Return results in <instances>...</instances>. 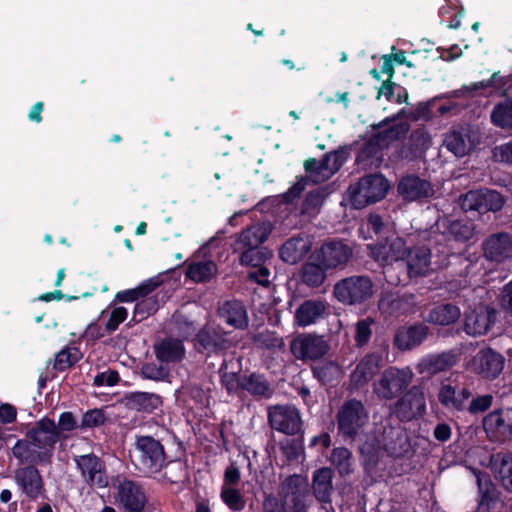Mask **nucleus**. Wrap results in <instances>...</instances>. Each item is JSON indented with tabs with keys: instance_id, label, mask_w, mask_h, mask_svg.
I'll list each match as a JSON object with an SVG mask.
<instances>
[{
	"instance_id": "2f4dec72",
	"label": "nucleus",
	"mask_w": 512,
	"mask_h": 512,
	"mask_svg": "<svg viewBox=\"0 0 512 512\" xmlns=\"http://www.w3.org/2000/svg\"><path fill=\"white\" fill-rule=\"evenodd\" d=\"M236 380L237 386L248 391L254 396L269 398L273 394L270 383L262 375L251 374L248 377H238L236 373H232L231 379H226V389L231 391L235 388L233 380Z\"/></svg>"
},
{
	"instance_id": "79ce46f5",
	"label": "nucleus",
	"mask_w": 512,
	"mask_h": 512,
	"mask_svg": "<svg viewBox=\"0 0 512 512\" xmlns=\"http://www.w3.org/2000/svg\"><path fill=\"white\" fill-rule=\"evenodd\" d=\"M480 500L476 512H492L499 505L496 489L493 484L485 479L483 481L480 477L477 478Z\"/></svg>"
},
{
	"instance_id": "37998d69",
	"label": "nucleus",
	"mask_w": 512,
	"mask_h": 512,
	"mask_svg": "<svg viewBox=\"0 0 512 512\" xmlns=\"http://www.w3.org/2000/svg\"><path fill=\"white\" fill-rule=\"evenodd\" d=\"M326 268L317 262H306L302 265L300 277L302 282L309 287L321 286L326 277Z\"/></svg>"
},
{
	"instance_id": "a18cd8bd",
	"label": "nucleus",
	"mask_w": 512,
	"mask_h": 512,
	"mask_svg": "<svg viewBox=\"0 0 512 512\" xmlns=\"http://www.w3.org/2000/svg\"><path fill=\"white\" fill-rule=\"evenodd\" d=\"M226 324L242 330L248 326V314L242 302L226 301Z\"/></svg>"
},
{
	"instance_id": "b1692460",
	"label": "nucleus",
	"mask_w": 512,
	"mask_h": 512,
	"mask_svg": "<svg viewBox=\"0 0 512 512\" xmlns=\"http://www.w3.org/2000/svg\"><path fill=\"white\" fill-rule=\"evenodd\" d=\"M482 249L489 261L501 263L512 258V235L505 232L492 234L483 241Z\"/></svg>"
},
{
	"instance_id": "774afa93",
	"label": "nucleus",
	"mask_w": 512,
	"mask_h": 512,
	"mask_svg": "<svg viewBox=\"0 0 512 512\" xmlns=\"http://www.w3.org/2000/svg\"><path fill=\"white\" fill-rule=\"evenodd\" d=\"M492 153L493 158L496 161L512 164V140L507 143L495 146Z\"/></svg>"
},
{
	"instance_id": "c85d7f7f",
	"label": "nucleus",
	"mask_w": 512,
	"mask_h": 512,
	"mask_svg": "<svg viewBox=\"0 0 512 512\" xmlns=\"http://www.w3.org/2000/svg\"><path fill=\"white\" fill-rule=\"evenodd\" d=\"M457 361V354L451 350L429 354L420 360L417 371L421 375L430 377L449 370L456 365Z\"/></svg>"
},
{
	"instance_id": "052dcab7",
	"label": "nucleus",
	"mask_w": 512,
	"mask_h": 512,
	"mask_svg": "<svg viewBox=\"0 0 512 512\" xmlns=\"http://www.w3.org/2000/svg\"><path fill=\"white\" fill-rule=\"evenodd\" d=\"M78 360L76 349H63L55 357L54 367L57 370H65Z\"/></svg>"
},
{
	"instance_id": "338daca9",
	"label": "nucleus",
	"mask_w": 512,
	"mask_h": 512,
	"mask_svg": "<svg viewBox=\"0 0 512 512\" xmlns=\"http://www.w3.org/2000/svg\"><path fill=\"white\" fill-rule=\"evenodd\" d=\"M127 315H128V312H127V309L124 308V307H116L114 308L111 313H110V316H109V319L106 323V329L109 331V332H113L115 331L118 326L125 321V319L127 318Z\"/></svg>"
},
{
	"instance_id": "69168bd1",
	"label": "nucleus",
	"mask_w": 512,
	"mask_h": 512,
	"mask_svg": "<svg viewBox=\"0 0 512 512\" xmlns=\"http://www.w3.org/2000/svg\"><path fill=\"white\" fill-rule=\"evenodd\" d=\"M280 448L288 460H296L302 451L301 443L294 439H286L280 443Z\"/></svg>"
},
{
	"instance_id": "603ef678",
	"label": "nucleus",
	"mask_w": 512,
	"mask_h": 512,
	"mask_svg": "<svg viewBox=\"0 0 512 512\" xmlns=\"http://www.w3.org/2000/svg\"><path fill=\"white\" fill-rule=\"evenodd\" d=\"M480 191L481 213L488 211L496 212L502 209L504 205V198L499 192L490 189H484Z\"/></svg>"
},
{
	"instance_id": "4be33fe9",
	"label": "nucleus",
	"mask_w": 512,
	"mask_h": 512,
	"mask_svg": "<svg viewBox=\"0 0 512 512\" xmlns=\"http://www.w3.org/2000/svg\"><path fill=\"white\" fill-rule=\"evenodd\" d=\"M496 320V310L488 306H479L464 314V331L470 336L486 334Z\"/></svg>"
},
{
	"instance_id": "4468645a",
	"label": "nucleus",
	"mask_w": 512,
	"mask_h": 512,
	"mask_svg": "<svg viewBox=\"0 0 512 512\" xmlns=\"http://www.w3.org/2000/svg\"><path fill=\"white\" fill-rule=\"evenodd\" d=\"M58 432L55 421L49 417H43L26 430L25 436L41 448L52 461L55 445L60 441Z\"/></svg>"
},
{
	"instance_id": "ddd939ff",
	"label": "nucleus",
	"mask_w": 512,
	"mask_h": 512,
	"mask_svg": "<svg viewBox=\"0 0 512 512\" xmlns=\"http://www.w3.org/2000/svg\"><path fill=\"white\" fill-rule=\"evenodd\" d=\"M353 256V248L342 240H331L322 244L316 253L318 261L326 269H344Z\"/></svg>"
},
{
	"instance_id": "f8f14e48",
	"label": "nucleus",
	"mask_w": 512,
	"mask_h": 512,
	"mask_svg": "<svg viewBox=\"0 0 512 512\" xmlns=\"http://www.w3.org/2000/svg\"><path fill=\"white\" fill-rule=\"evenodd\" d=\"M281 496L283 507L291 509L293 512H306L312 501L307 484L304 479L298 475L288 477L281 486Z\"/></svg>"
},
{
	"instance_id": "c9c22d12",
	"label": "nucleus",
	"mask_w": 512,
	"mask_h": 512,
	"mask_svg": "<svg viewBox=\"0 0 512 512\" xmlns=\"http://www.w3.org/2000/svg\"><path fill=\"white\" fill-rule=\"evenodd\" d=\"M333 470L328 467L318 469L313 474L312 489L316 499L324 504L331 502L333 492Z\"/></svg>"
},
{
	"instance_id": "a878e982",
	"label": "nucleus",
	"mask_w": 512,
	"mask_h": 512,
	"mask_svg": "<svg viewBox=\"0 0 512 512\" xmlns=\"http://www.w3.org/2000/svg\"><path fill=\"white\" fill-rule=\"evenodd\" d=\"M404 259L410 278L424 277L434 271L431 250L426 246H414L407 249Z\"/></svg>"
},
{
	"instance_id": "2eb2a0df",
	"label": "nucleus",
	"mask_w": 512,
	"mask_h": 512,
	"mask_svg": "<svg viewBox=\"0 0 512 512\" xmlns=\"http://www.w3.org/2000/svg\"><path fill=\"white\" fill-rule=\"evenodd\" d=\"M473 393L472 381L462 377V381L456 380L454 383L444 384L439 390L438 398L445 407L462 411L466 409L467 401Z\"/></svg>"
},
{
	"instance_id": "7c9ffc66",
	"label": "nucleus",
	"mask_w": 512,
	"mask_h": 512,
	"mask_svg": "<svg viewBox=\"0 0 512 512\" xmlns=\"http://www.w3.org/2000/svg\"><path fill=\"white\" fill-rule=\"evenodd\" d=\"M380 443L395 458L404 455L409 449L408 436L400 425L384 426Z\"/></svg>"
},
{
	"instance_id": "bb28decb",
	"label": "nucleus",
	"mask_w": 512,
	"mask_h": 512,
	"mask_svg": "<svg viewBox=\"0 0 512 512\" xmlns=\"http://www.w3.org/2000/svg\"><path fill=\"white\" fill-rule=\"evenodd\" d=\"M272 229L273 226L270 222L256 223L249 226L241 232L238 239L232 245L234 252L259 247L267 240Z\"/></svg>"
},
{
	"instance_id": "680f3d73",
	"label": "nucleus",
	"mask_w": 512,
	"mask_h": 512,
	"mask_svg": "<svg viewBox=\"0 0 512 512\" xmlns=\"http://www.w3.org/2000/svg\"><path fill=\"white\" fill-rule=\"evenodd\" d=\"M158 309V301L157 298L146 297L141 301L137 302L134 310V317L140 316L139 320L146 318L148 315L154 313Z\"/></svg>"
},
{
	"instance_id": "6ab92c4d",
	"label": "nucleus",
	"mask_w": 512,
	"mask_h": 512,
	"mask_svg": "<svg viewBox=\"0 0 512 512\" xmlns=\"http://www.w3.org/2000/svg\"><path fill=\"white\" fill-rule=\"evenodd\" d=\"M426 409L422 388L413 386L394 405V414L401 421H410L421 416Z\"/></svg>"
},
{
	"instance_id": "5701e85b",
	"label": "nucleus",
	"mask_w": 512,
	"mask_h": 512,
	"mask_svg": "<svg viewBox=\"0 0 512 512\" xmlns=\"http://www.w3.org/2000/svg\"><path fill=\"white\" fill-rule=\"evenodd\" d=\"M432 144L430 133L425 127H419L411 132L399 149V157L407 161H415L425 157Z\"/></svg>"
},
{
	"instance_id": "aec40b11",
	"label": "nucleus",
	"mask_w": 512,
	"mask_h": 512,
	"mask_svg": "<svg viewBox=\"0 0 512 512\" xmlns=\"http://www.w3.org/2000/svg\"><path fill=\"white\" fill-rule=\"evenodd\" d=\"M397 192L407 202H421L433 197L435 194L432 183L417 175L403 176L398 182Z\"/></svg>"
},
{
	"instance_id": "f257e3e1",
	"label": "nucleus",
	"mask_w": 512,
	"mask_h": 512,
	"mask_svg": "<svg viewBox=\"0 0 512 512\" xmlns=\"http://www.w3.org/2000/svg\"><path fill=\"white\" fill-rule=\"evenodd\" d=\"M346 160V152L342 149L325 154L321 161L309 158L304 163L306 178L298 180L284 195L286 202H292L305 189L308 181L318 184L330 179Z\"/></svg>"
},
{
	"instance_id": "49530a36",
	"label": "nucleus",
	"mask_w": 512,
	"mask_h": 512,
	"mask_svg": "<svg viewBox=\"0 0 512 512\" xmlns=\"http://www.w3.org/2000/svg\"><path fill=\"white\" fill-rule=\"evenodd\" d=\"M490 119L496 127L512 130V98L497 103L492 109Z\"/></svg>"
},
{
	"instance_id": "9b49d317",
	"label": "nucleus",
	"mask_w": 512,
	"mask_h": 512,
	"mask_svg": "<svg viewBox=\"0 0 512 512\" xmlns=\"http://www.w3.org/2000/svg\"><path fill=\"white\" fill-rule=\"evenodd\" d=\"M413 373L409 369L389 367L385 369L377 382L374 391L378 397L391 400L398 396L411 383Z\"/></svg>"
},
{
	"instance_id": "473e14b6",
	"label": "nucleus",
	"mask_w": 512,
	"mask_h": 512,
	"mask_svg": "<svg viewBox=\"0 0 512 512\" xmlns=\"http://www.w3.org/2000/svg\"><path fill=\"white\" fill-rule=\"evenodd\" d=\"M382 366V356L370 353L364 356L351 373L350 380L355 387L367 384Z\"/></svg>"
},
{
	"instance_id": "9d476101",
	"label": "nucleus",
	"mask_w": 512,
	"mask_h": 512,
	"mask_svg": "<svg viewBox=\"0 0 512 512\" xmlns=\"http://www.w3.org/2000/svg\"><path fill=\"white\" fill-rule=\"evenodd\" d=\"M76 468L83 483L91 488L103 489L109 485L104 461L93 453L74 457Z\"/></svg>"
},
{
	"instance_id": "c756f323",
	"label": "nucleus",
	"mask_w": 512,
	"mask_h": 512,
	"mask_svg": "<svg viewBox=\"0 0 512 512\" xmlns=\"http://www.w3.org/2000/svg\"><path fill=\"white\" fill-rule=\"evenodd\" d=\"M12 454L21 464L28 466L49 465L52 462L46 453L26 436L15 443L12 447Z\"/></svg>"
},
{
	"instance_id": "13d9d810",
	"label": "nucleus",
	"mask_w": 512,
	"mask_h": 512,
	"mask_svg": "<svg viewBox=\"0 0 512 512\" xmlns=\"http://www.w3.org/2000/svg\"><path fill=\"white\" fill-rule=\"evenodd\" d=\"M481 191L471 190L459 198V203L465 212L476 211L481 213Z\"/></svg>"
},
{
	"instance_id": "3c124183",
	"label": "nucleus",
	"mask_w": 512,
	"mask_h": 512,
	"mask_svg": "<svg viewBox=\"0 0 512 512\" xmlns=\"http://www.w3.org/2000/svg\"><path fill=\"white\" fill-rule=\"evenodd\" d=\"M216 265L212 261L193 262L187 270V277L195 282L211 279L216 273Z\"/></svg>"
},
{
	"instance_id": "412c9836",
	"label": "nucleus",
	"mask_w": 512,
	"mask_h": 512,
	"mask_svg": "<svg viewBox=\"0 0 512 512\" xmlns=\"http://www.w3.org/2000/svg\"><path fill=\"white\" fill-rule=\"evenodd\" d=\"M505 358L492 348L479 350L471 361L474 372L484 378L495 379L503 371Z\"/></svg>"
},
{
	"instance_id": "4c0bfd02",
	"label": "nucleus",
	"mask_w": 512,
	"mask_h": 512,
	"mask_svg": "<svg viewBox=\"0 0 512 512\" xmlns=\"http://www.w3.org/2000/svg\"><path fill=\"white\" fill-rule=\"evenodd\" d=\"M415 304L416 299L413 294H404L382 298L379 301V308L389 316H399L410 312Z\"/></svg>"
},
{
	"instance_id": "423d86ee",
	"label": "nucleus",
	"mask_w": 512,
	"mask_h": 512,
	"mask_svg": "<svg viewBox=\"0 0 512 512\" xmlns=\"http://www.w3.org/2000/svg\"><path fill=\"white\" fill-rule=\"evenodd\" d=\"M368 411L360 400L349 399L337 413L338 431L345 439L354 440L368 421Z\"/></svg>"
},
{
	"instance_id": "c03bdc74",
	"label": "nucleus",
	"mask_w": 512,
	"mask_h": 512,
	"mask_svg": "<svg viewBox=\"0 0 512 512\" xmlns=\"http://www.w3.org/2000/svg\"><path fill=\"white\" fill-rule=\"evenodd\" d=\"M330 463L334 466L341 476L350 475L354 470V457L352 452L346 447L334 448L330 455Z\"/></svg>"
},
{
	"instance_id": "de8ad7c7",
	"label": "nucleus",
	"mask_w": 512,
	"mask_h": 512,
	"mask_svg": "<svg viewBox=\"0 0 512 512\" xmlns=\"http://www.w3.org/2000/svg\"><path fill=\"white\" fill-rule=\"evenodd\" d=\"M483 427L488 434L506 435L512 437V424H507L502 410H495L485 416Z\"/></svg>"
},
{
	"instance_id": "6e6d98bb",
	"label": "nucleus",
	"mask_w": 512,
	"mask_h": 512,
	"mask_svg": "<svg viewBox=\"0 0 512 512\" xmlns=\"http://www.w3.org/2000/svg\"><path fill=\"white\" fill-rule=\"evenodd\" d=\"M79 428L77 420L72 412H63L60 414L58 418V423L56 424V430H58V436L60 440H66L68 435L67 433Z\"/></svg>"
},
{
	"instance_id": "0e129e2a",
	"label": "nucleus",
	"mask_w": 512,
	"mask_h": 512,
	"mask_svg": "<svg viewBox=\"0 0 512 512\" xmlns=\"http://www.w3.org/2000/svg\"><path fill=\"white\" fill-rule=\"evenodd\" d=\"M435 102L436 99H431L429 101L419 103L411 112V119L424 121L432 119V107L434 106Z\"/></svg>"
},
{
	"instance_id": "6e6552de",
	"label": "nucleus",
	"mask_w": 512,
	"mask_h": 512,
	"mask_svg": "<svg viewBox=\"0 0 512 512\" xmlns=\"http://www.w3.org/2000/svg\"><path fill=\"white\" fill-rule=\"evenodd\" d=\"M482 139L478 127L469 124L453 126L444 136V146L456 157L471 153Z\"/></svg>"
},
{
	"instance_id": "20e7f679",
	"label": "nucleus",
	"mask_w": 512,
	"mask_h": 512,
	"mask_svg": "<svg viewBox=\"0 0 512 512\" xmlns=\"http://www.w3.org/2000/svg\"><path fill=\"white\" fill-rule=\"evenodd\" d=\"M388 189L389 184L381 174H370L350 185L347 193L352 206L361 209L380 201Z\"/></svg>"
},
{
	"instance_id": "f03ea898",
	"label": "nucleus",
	"mask_w": 512,
	"mask_h": 512,
	"mask_svg": "<svg viewBox=\"0 0 512 512\" xmlns=\"http://www.w3.org/2000/svg\"><path fill=\"white\" fill-rule=\"evenodd\" d=\"M131 459L135 468L147 476L159 473L168 463L164 445L150 435H135Z\"/></svg>"
},
{
	"instance_id": "7ed1b4c3",
	"label": "nucleus",
	"mask_w": 512,
	"mask_h": 512,
	"mask_svg": "<svg viewBox=\"0 0 512 512\" xmlns=\"http://www.w3.org/2000/svg\"><path fill=\"white\" fill-rule=\"evenodd\" d=\"M332 294L344 306H361L374 297L375 284L369 275L354 274L338 280Z\"/></svg>"
},
{
	"instance_id": "5fc2aeb1",
	"label": "nucleus",
	"mask_w": 512,
	"mask_h": 512,
	"mask_svg": "<svg viewBox=\"0 0 512 512\" xmlns=\"http://www.w3.org/2000/svg\"><path fill=\"white\" fill-rule=\"evenodd\" d=\"M375 325V321L371 317L360 319L356 323L355 341L357 346L362 347L366 345L372 336V326Z\"/></svg>"
},
{
	"instance_id": "dca6fc26",
	"label": "nucleus",
	"mask_w": 512,
	"mask_h": 512,
	"mask_svg": "<svg viewBox=\"0 0 512 512\" xmlns=\"http://www.w3.org/2000/svg\"><path fill=\"white\" fill-rule=\"evenodd\" d=\"M268 419L271 427L287 435H295L302 430L300 413L292 405H276L269 408Z\"/></svg>"
},
{
	"instance_id": "72a5a7b5",
	"label": "nucleus",
	"mask_w": 512,
	"mask_h": 512,
	"mask_svg": "<svg viewBox=\"0 0 512 512\" xmlns=\"http://www.w3.org/2000/svg\"><path fill=\"white\" fill-rule=\"evenodd\" d=\"M327 310V304L319 299H309L301 303L295 311V323L306 327L323 318Z\"/></svg>"
},
{
	"instance_id": "e2e57ef3",
	"label": "nucleus",
	"mask_w": 512,
	"mask_h": 512,
	"mask_svg": "<svg viewBox=\"0 0 512 512\" xmlns=\"http://www.w3.org/2000/svg\"><path fill=\"white\" fill-rule=\"evenodd\" d=\"M493 402V396L491 394L478 395L473 397L470 404L466 409L471 414H477L488 410Z\"/></svg>"
},
{
	"instance_id": "09e8293b",
	"label": "nucleus",
	"mask_w": 512,
	"mask_h": 512,
	"mask_svg": "<svg viewBox=\"0 0 512 512\" xmlns=\"http://www.w3.org/2000/svg\"><path fill=\"white\" fill-rule=\"evenodd\" d=\"M184 355V347L181 341L167 339L156 347V356L162 362L180 360Z\"/></svg>"
},
{
	"instance_id": "f3484780",
	"label": "nucleus",
	"mask_w": 512,
	"mask_h": 512,
	"mask_svg": "<svg viewBox=\"0 0 512 512\" xmlns=\"http://www.w3.org/2000/svg\"><path fill=\"white\" fill-rule=\"evenodd\" d=\"M290 350L297 359L316 360L328 352L329 345L322 336L303 334L291 341Z\"/></svg>"
},
{
	"instance_id": "bf43d9fd",
	"label": "nucleus",
	"mask_w": 512,
	"mask_h": 512,
	"mask_svg": "<svg viewBox=\"0 0 512 512\" xmlns=\"http://www.w3.org/2000/svg\"><path fill=\"white\" fill-rule=\"evenodd\" d=\"M105 415L100 409H92L88 410L84 413L81 423L79 425L80 429L94 428L99 427L105 423Z\"/></svg>"
},
{
	"instance_id": "8fccbe9b",
	"label": "nucleus",
	"mask_w": 512,
	"mask_h": 512,
	"mask_svg": "<svg viewBox=\"0 0 512 512\" xmlns=\"http://www.w3.org/2000/svg\"><path fill=\"white\" fill-rule=\"evenodd\" d=\"M159 277L151 278L145 282H143L141 285H139L135 289H129L125 291L118 292L116 294V299L120 302H134L139 299V297H145L149 293H151L155 288H157L160 285Z\"/></svg>"
},
{
	"instance_id": "ea45409f",
	"label": "nucleus",
	"mask_w": 512,
	"mask_h": 512,
	"mask_svg": "<svg viewBox=\"0 0 512 512\" xmlns=\"http://www.w3.org/2000/svg\"><path fill=\"white\" fill-rule=\"evenodd\" d=\"M130 408L151 413L162 405V398L155 393L134 392L127 398Z\"/></svg>"
},
{
	"instance_id": "a19ab883",
	"label": "nucleus",
	"mask_w": 512,
	"mask_h": 512,
	"mask_svg": "<svg viewBox=\"0 0 512 512\" xmlns=\"http://www.w3.org/2000/svg\"><path fill=\"white\" fill-rule=\"evenodd\" d=\"M223 342L224 338L221 329L216 330L210 325L203 328L197 335L198 349L202 348L203 351L208 353L221 352Z\"/></svg>"
},
{
	"instance_id": "39448f33",
	"label": "nucleus",
	"mask_w": 512,
	"mask_h": 512,
	"mask_svg": "<svg viewBox=\"0 0 512 512\" xmlns=\"http://www.w3.org/2000/svg\"><path fill=\"white\" fill-rule=\"evenodd\" d=\"M431 234L434 235L436 243L439 242L438 237L459 243L474 242L477 239V226L467 219H452L443 216L436 221Z\"/></svg>"
},
{
	"instance_id": "393cba45",
	"label": "nucleus",
	"mask_w": 512,
	"mask_h": 512,
	"mask_svg": "<svg viewBox=\"0 0 512 512\" xmlns=\"http://www.w3.org/2000/svg\"><path fill=\"white\" fill-rule=\"evenodd\" d=\"M429 331V327L424 323L401 326L395 332L394 346L401 351L413 350L427 339Z\"/></svg>"
},
{
	"instance_id": "a211bd4d",
	"label": "nucleus",
	"mask_w": 512,
	"mask_h": 512,
	"mask_svg": "<svg viewBox=\"0 0 512 512\" xmlns=\"http://www.w3.org/2000/svg\"><path fill=\"white\" fill-rule=\"evenodd\" d=\"M371 257L383 266L404 260L407 252L405 241L398 237H387L374 245H369Z\"/></svg>"
},
{
	"instance_id": "e433bc0d",
	"label": "nucleus",
	"mask_w": 512,
	"mask_h": 512,
	"mask_svg": "<svg viewBox=\"0 0 512 512\" xmlns=\"http://www.w3.org/2000/svg\"><path fill=\"white\" fill-rule=\"evenodd\" d=\"M490 465L505 490L512 493V453L499 452L492 455Z\"/></svg>"
},
{
	"instance_id": "cd10ccee",
	"label": "nucleus",
	"mask_w": 512,
	"mask_h": 512,
	"mask_svg": "<svg viewBox=\"0 0 512 512\" xmlns=\"http://www.w3.org/2000/svg\"><path fill=\"white\" fill-rule=\"evenodd\" d=\"M15 480L28 498L35 500L45 496L43 479L36 467L26 466L17 470Z\"/></svg>"
},
{
	"instance_id": "f704fd0d",
	"label": "nucleus",
	"mask_w": 512,
	"mask_h": 512,
	"mask_svg": "<svg viewBox=\"0 0 512 512\" xmlns=\"http://www.w3.org/2000/svg\"><path fill=\"white\" fill-rule=\"evenodd\" d=\"M311 249V241L305 236H296L288 239L280 249L281 259L289 264H296Z\"/></svg>"
},
{
	"instance_id": "864d4df0",
	"label": "nucleus",
	"mask_w": 512,
	"mask_h": 512,
	"mask_svg": "<svg viewBox=\"0 0 512 512\" xmlns=\"http://www.w3.org/2000/svg\"><path fill=\"white\" fill-rule=\"evenodd\" d=\"M325 198L324 190L315 188L307 193L301 207V214L313 216L318 212Z\"/></svg>"
},
{
	"instance_id": "4d7b16f0",
	"label": "nucleus",
	"mask_w": 512,
	"mask_h": 512,
	"mask_svg": "<svg viewBox=\"0 0 512 512\" xmlns=\"http://www.w3.org/2000/svg\"><path fill=\"white\" fill-rule=\"evenodd\" d=\"M253 341L257 346L265 349H276L284 346L283 339L269 331L254 335Z\"/></svg>"
},
{
	"instance_id": "0eeeda50",
	"label": "nucleus",
	"mask_w": 512,
	"mask_h": 512,
	"mask_svg": "<svg viewBox=\"0 0 512 512\" xmlns=\"http://www.w3.org/2000/svg\"><path fill=\"white\" fill-rule=\"evenodd\" d=\"M271 258V251L257 247L241 251L239 261L249 267L246 275L248 280L267 287L272 278Z\"/></svg>"
},
{
	"instance_id": "1a4fd4ad",
	"label": "nucleus",
	"mask_w": 512,
	"mask_h": 512,
	"mask_svg": "<svg viewBox=\"0 0 512 512\" xmlns=\"http://www.w3.org/2000/svg\"><path fill=\"white\" fill-rule=\"evenodd\" d=\"M114 502L124 512H150L143 487L136 481L123 478L115 485Z\"/></svg>"
},
{
	"instance_id": "58836bf2",
	"label": "nucleus",
	"mask_w": 512,
	"mask_h": 512,
	"mask_svg": "<svg viewBox=\"0 0 512 512\" xmlns=\"http://www.w3.org/2000/svg\"><path fill=\"white\" fill-rule=\"evenodd\" d=\"M460 316L461 311L456 305L445 303L432 308L425 320L431 324L448 326L455 323Z\"/></svg>"
}]
</instances>
